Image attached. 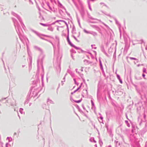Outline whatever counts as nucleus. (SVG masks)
<instances>
[{"mask_svg": "<svg viewBox=\"0 0 147 147\" xmlns=\"http://www.w3.org/2000/svg\"><path fill=\"white\" fill-rule=\"evenodd\" d=\"M142 76L144 77V78L145 76V75L144 74H142Z\"/></svg>", "mask_w": 147, "mask_h": 147, "instance_id": "3", "label": "nucleus"}, {"mask_svg": "<svg viewBox=\"0 0 147 147\" xmlns=\"http://www.w3.org/2000/svg\"><path fill=\"white\" fill-rule=\"evenodd\" d=\"M119 80L121 84H122V80H121V79Z\"/></svg>", "mask_w": 147, "mask_h": 147, "instance_id": "2", "label": "nucleus"}, {"mask_svg": "<svg viewBox=\"0 0 147 147\" xmlns=\"http://www.w3.org/2000/svg\"><path fill=\"white\" fill-rule=\"evenodd\" d=\"M80 102V101H78L77 102L78 103Z\"/></svg>", "mask_w": 147, "mask_h": 147, "instance_id": "5", "label": "nucleus"}, {"mask_svg": "<svg viewBox=\"0 0 147 147\" xmlns=\"http://www.w3.org/2000/svg\"><path fill=\"white\" fill-rule=\"evenodd\" d=\"M68 42H69V44H70V45H71V43H70V42L69 41V40H68Z\"/></svg>", "mask_w": 147, "mask_h": 147, "instance_id": "4", "label": "nucleus"}, {"mask_svg": "<svg viewBox=\"0 0 147 147\" xmlns=\"http://www.w3.org/2000/svg\"><path fill=\"white\" fill-rule=\"evenodd\" d=\"M117 78L119 80L120 79V76H119V75H117Z\"/></svg>", "mask_w": 147, "mask_h": 147, "instance_id": "1", "label": "nucleus"}]
</instances>
